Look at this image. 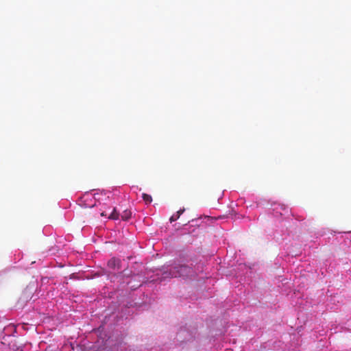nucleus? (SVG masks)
Listing matches in <instances>:
<instances>
[{
    "label": "nucleus",
    "instance_id": "obj_1",
    "mask_svg": "<svg viewBox=\"0 0 351 351\" xmlns=\"http://www.w3.org/2000/svg\"><path fill=\"white\" fill-rule=\"evenodd\" d=\"M193 269L184 264H176L169 270V276L172 278L187 277L192 276Z\"/></svg>",
    "mask_w": 351,
    "mask_h": 351
},
{
    "label": "nucleus",
    "instance_id": "obj_2",
    "mask_svg": "<svg viewBox=\"0 0 351 351\" xmlns=\"http://www.w3.org/2000/svg\"><path fill=\"white\" fill-rule=\"evenodd\" d=\"M31 298V293L27 291H25L23 292L21 296L20 297L18 303L21 306H22Z\"/></svg>",
    "mask_w": 351,
    "mask_h": 351
},
{
    "label": "nucleus",
    "instance_id": "obj_3",
    "mask_svg": "<svg viewBox=\"0 0 351 351\" xmlns=\"http://www.w3.org/2000/svg\"><path fill=\"white\" fill-rule=\"evenodd\" d=\"M108 266L112 269H119L121 267V261L119 258H112L108 262Z\"/></svg>",
    "mask_w": 351,
    "mask_h": 351
},
{
    "label": "nucleus",
    "instance_id": "obj_4",
    "mask_svg": "<svg viewBox=\"0 0 351 351\" xmlns=\"http://www.w3.org/2000/svg\"><path fill=\"white\" fill-rule=\"evenodd\" d=\"M132 213L129 210H125L121 215V219L124 221H127L130 219Z\"/></svg>",
    "mask_w": 351,
    "mask_h": 351
},
{
    "label": "nucleus",
    "instance_id": "obj_5",
    "mask_svg": "<svg viewBox=\"0 0 351 351\" xmlns=\"http://www.w3.org/2000/svg\"><path fill=\"white\" fill-rule=\"evenodd\" d=\"M142 197H143V201L147 204H149L152 202V197L150 195H148L147 193H143Z\"/></svg>",
    "mask_w": 351,
    "mask_h": 351
},
{
    "label": "nucleus",
    "instance_id": "obj_6",
    "mask_svg": "<svg viewBox=\"0 0 351 351\" xmlns=\"http://www.w3.org/2000/svg\"><path fill=\"white\" fill-rule=\"evenodd\" d=\"M119 214L117 211L116 208H114L113 209L112 212L111 213V214L109 215L108 218L110 219L117 220L119 219Z\"/></svg>",
    "mask_w": 351,
    "mask_h": 351
},
{
    "label": "nucleus",
    "instance_id": "obj_7",
    "mask_svg": "<svg viewBox=\"0 0 351 351\" xmlns=\"http://www.w3.org/2000/svg\"><path fill=\"white\" fill-rule=\"evenodd\" d=\"M180 217H179V215H172L170 219H169V221L170 222H173V221H176L177 219H178Z\"/></svg>",
    "mask_w": 351,
    "mask_h": 351
},
{
    "label": "nucleus",
    "instance_id": "obj_8",
    "mask_svg": "<svg viewBox=\"0 0 351 351\" xmlns=\"http://www.w3.org/2000/svg\"><path fill=\"white\" fill-rule=\"evenodd\" d=\"M185 209L184 208H182V209H180L177 213H176V215H179V217H180V215L184 212Z\"/></svg>",
    "mask_w": 351,
    "mask_h": 351
},
{
    "label": "nucleus",
    "instance_id": "obj_9",
    "mask_svg": "<svg viewBox=\"0 0 351 351\" xmlns=\"http://www.w3.org/2000/svg\"><path fill=\"white\" fill-rule=\"evenodd\" d=\"M101 216H106V214L103 212V213H101Z\"/></svg>",
    "mask_w": 351,
    "mask_h": 351
}]
</instances>
